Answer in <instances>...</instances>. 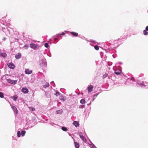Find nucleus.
<instances>
[{
  "mask_svg": "<svg viewBox=\"0 0 148 148\" xmlns=\"http://www.w3.org/2000/svg\"><path fill=\"white\" fill-rule=\"evenodd\" d=\"M7 81L9 83L15 84L17 82V80H12L10 79H7Z\"/></svg>",
  "mask_w": 148,
  "mask_h": 148,
  "instance_id": "nucleus-1",
  "label": "nucleus"
},
{
  "mask_svg": "<svg viewBox=\"0 0 148 148\" xmlns=\"http://www.w3.org/2000/svg\"><path fill=\"white\" fill-rule=\"evenodd\" d=\"M7 65L10 68L13 69L15 67V66L13 63H9L7 64Z\"/></svg>",
  "mask_w": 148,
  "mask_h": 148,
  "instance_id": "nucleus-2",
  "label": "nucleus"
},
{
  "mask_svg": "<svg viewBox=\"0 0 148 148\" xmlns=\"http://www.w3.org/2000/svg\"><path fill=\"white\" fill-rule=\"evenodd\" d=\"M30 47L31 48L34 49H36L37 48L38 46L34 44H30Z\"/></svg>",
  "mask_w": 148,
  "mask_h": 148,
  "instance_id": "nucleus-3",
  "label": "nucleus"
},
{
  "mask_svg": "<svg viewBox=\"0 0 148 148\" xmlns=\"http://www.w3.org/2000/svg\"><path fill=\"white\" fill-rule=\"evenodd\" d=\"M21 91L24 93H27L28 92V90L26 88H22Z\"/></svg>",
  "mask_w": 148,
  "mask_h": 148,
  "instance_id": "nucleus-4",
  "label": "nucleus"
},
{
  "mask_svg": "<svg viewBox=\"0 0 148 148\" xmlns=\"http://www.w3.org/2000/svg\"><path fill=\"white\" fill-rule=\"evenodd\" d=\"M12 109L13 110V111L16 114H17L18 112V110H17L16 108L14 106H12Z\"/></svg>",
  "mask_w": 148,
  "mask_h": 148,
  "instance_id": "nucleus-5",
  "label": "nucleus"
},
{
  "mask_svg": "<svg viewBox=\"0 0 148 148\" xmlns=\"http://www.w3.org/2000/svg\"><path fill=\"white\" fill-rule=\"evenodd\" d=\"M25 73L27 74H30L32 72V71L31 70H29V69H26L25 70Z\"/></svg>",
  "mask_w": 148,
  "mask_h": 148,
  "instance_id": "nucleus-6",
  "label": "nucleus"
},
{
  "mask_svg": "<svg viewBox=\"0 0 148 148\" xmlns=\"http://www.w3.org/2000/svg\"><path fill=\"white\" fill-rule=\"evenodd\" d=\"M93 88V86L92 85H90L88 87L87 89L89 92H91L92 91V89Z\"/></svg>",
  "mask_w": 148,
  "mask_h": 148,
  "instance_id": "nucleus-7",
  "label": "nucleus"
},
{
  "mask_svg": "<svg viewBox=\"0 0 148 148\" xmlns=\"http://www.w3.org/2000/svg\"><path fill=\"white\" fill-rule=\"evenodd\" d=\"M121 73V71L118 69L114 71V73L116 75H119Z\"/></svg>",
  "mask_w": 148,
  "mask_h": 148,
  "instance_id": "nucleus-8",
  "label": "nucleus"
},
{
  "mask_svg": "<svg viewBox=\"0 0 148 148\" xmlns=\"http://www.w3.org/2000/svg\"><path fill=\"white\" fill-rule=\"evenodd\" d=\"M73 124L76 127H77L79 126V123L75 121H73Z\"/></svg>",
  "mask_w": 148,
  "mask_h": 148,
  "instance_id": "nucleus-9",
  "label": "nucleus"
},
{
  "mask_svg": "<svg viewBox=\"0 0 148 148\" xmlns=\"http://www.w3.org/2000/svg\"><path fill=\"white\" fill-rule=\"evenodd\" d=\"M21 54L19 53H18L17 54H16L15 56V57L16 59H19L21 57Z\"/></svg>",
  "mask_w": 148,
  "mask_h": 148,
  "instance_id": "nucleus-10",
  "label": "nucleus"
},
{
  "mask_svg": "<svg viewBox=\"0 0 148 148\" xmlns=\"http://www.w3.org/2000/svg\"><path fill=\"white\" fill-rule=\"evenodd\" d=\"M74 143L75 148H79V143L76 142H74Z\"/></svg>",
  "mask_w": 148,
  "mask_h": 148,
  "instance_id": "nucleus-11",
  "label": "nucleus"
},
{
  "mask_svg": "<svg viewBox=\"0 0 148 148\" xmlns=\"http://www.w3.org/2000/svg\"><path fill=\"white\" fill-rule=\"evenodd\" d=\"M70 32L72 35L75 36H77L78 35V34L77 33L75 32Z\"/></svg>",
  "mask_w": 148,
  "mask_h": 148,
  "instance_id": "nucleus-12",
  "label": "nucleus"
},
{
  "mask_svg": "<svg viewBox=\"0 0 148 148\" xmlns=\"http://www.w3.org/2000/svg\"><path fill=\"white\" fill-rule=\"evenodd\" d=\"M7 56V54L5 53H0V57H2L3 58H5Z\"/></svg>",
  "mask_w": 148,
  "mask_h": 148,
  "instance_id": "nucleus-13",
  "label": "nucleus"
},
{
  "mask_svg": "<svg viewBox=\"0 0 148 148\" xmlns=\"http://www.w3.org/2000/svg\"><path fill=\"white\" fill-rule=\"evenodd\" d=\"M81 136L80 138L84 142H86L87 140L83 136Z\"/></svg>",
  "mask_w": 148,
  "mask_h": 148,
  "instance_id": "nucleus-14",
  "label": "nucleus"
},
{
  "mask_svg": "<svg viewBox=\"0 0 148 148\" xmlns=\"http://www.w3.org/2000/svg\"><path fill=\"white\" fill-rule=\"evenodd\" d=\"M63 111L62 110H59L56 111V113L57 114H61L62 113Z\"/></svg>",
  "mask_w": 148,
  "mask_h": 148,
  "instance_id": "nucleus-15",
  "label": "nucleus"
},
{
  "mask_svg": "<svg viewBox=\"0 0 148 148\" xmlns=\"http://www.w3.org/2000/svg\"><path fill=\"white\" fill-rule=\"evenodd\" d=\"M85 100L84 99H82L80 101V103L82 104L85 103Z\"/></svg>",
  "mask_w": 148,
  "mask_h": 148,
  "instance_id": "nucleus-16",
  "label": "nucleus"
},
{
  "mask_svg": "<svg viewBox=\"0 0 148 148\" xmlns=\"http://www.w3.org/2000/svg\"><path fill=\"white\" fill-rule=\"evenodd\" d=\"M144 34L145 35H147L148 34V32H147V30H144L143 31Z\"/></svg>",
  "mask_w": 148,
  "mask_h": 148,
  "instance_id": "nucleus-17",
  "label": "nucleus"
},
{
  "mask_svg": "<svg viewBox=\"0 0 148 148\" xmlns=\"http://www.w3.org/2000/svg\"><path fill=\"white\" fill-rule=\"evenodd\" d=\"M13 99L14 101H16L17 99V96L16 95H14L13 97Z\"/></svg>",
  "mask_w": 148,
  "mask_h": 148,
  "instance_id": "nucleus-18",
  "label": "nucleus"
},
{
  "mask_svg": "<svg viewBox=\"0 0 148 148\" xmlns=\"http://www.w3.org/2000/svg\"><path fill=\"white\" fill-rule=\"evenodd\" d=\"M62 129L64 131H66L67 130V128L66 127H62Z\"/></svg>",
  "mask_w": 148,
  "mask_h": 148,
  "instance_id": "nucleus-19",
  "label": "nucleus"
},
{
  "mask_svg": "<svg viewBox=\"0 0 148 148\" xmlns=\"http://www.w3.org/2000/svg\"><path fill=\"white\" fill-rule=\"evenodd\" d=\"M26 132L25 131H23L21 133V134L22 136H24Z\"/></svg>",
  "mask_w": 148,
  "mask_h": 148,
  "instance_id": "nucleus-20",
  "label": "nucleus"
},
{
  "mask_svg": "<svg viewBox=\"0 0 148 148\" xmlns=\"http://www.w3.org/2000/svg\"><path fill=\"white\" fill-rule=\"evenodd\" d=\"M54 94L56 96H58L60 95V93L59 92L56 91V93H55Z\"/></svg>",
  "mask_w": 148,
  "mask_h": 148,
  "instance_id": "nucleus-21",
  "label": "nucleus"
},
{
  "mask_svg": "<svg viewBox=\"0 0 148 148\" xmlns=\"http://www.w3.org/2000/svg\"><path fill=\"white\" fill-rule=\"evenodd\" d=\"M29 109V110L32 111H34L35 110V108L33 107H30Z\"/></svg>",
  "mask_w": 148,
  "mask_h": 148,
  "instance_id": "nucleus-22",
  "label": "nucleus"
},
{
  "mask_svg": "<svg viewBox=\"0 0 148 148\" xmlns=\"http://www.w3.org/2000/svg\"><path fill=\"white\" fill-rule=\"evenodd\" d=\"M0 97L3 98L4 97V95L3 93L0 92Z\"/></svg>",
  "mask_w": 148,
  "mask_h": 148,
  "instance_id": "nucleus-23",
  "label": "nucleus"
},
{
  "mask_svg": "<svg viewBox=\"0 0 148 148\" xmlns=\"http://www.w3.org/2000/svg\"><path fill=\"white\" fill-rule=\"evenodd\" d=\"M94 48L95 49L98 50L99 49V47L97 45H95L94 46Z\"/></svg>",
  "mask_w": 148,
  "mask_h": 148,
  "instance_id": "nucleus-24",
  "label": "nucleus"
},
{
  "mask_svg": "<svg viewBox=\"0 0 148 148\" xmlns=\"http://www.w3.org/2000/svg\"><path fill=\"white\" fill-rule=\"evenodd\" d=\"M49 86V83H47L45 85H43V87L45 88H46L48 87Z\"/></svg>",
  "mask_w": 148,
  "mask_h": 148,
  "instance_id": "nucleus-25",
  "label": "nucleus"
},
{
  "mask_svg": "<svg viewBox=\"0 0 148 148\" xmlns=\"http://www.w3.org/2000/svg\"><path fill=\"white\" fill-rule=\"evenodd\" d=\"M17 136L19 137L21 136V132L19 131H18L17 132Z\"/></svg>",
  "mask_w": 148,
  "mask_h": 148,
  "instance_id": "nucleus-26",
  "label": "nucleus"
},
{
  "mask_svg": "<svg viewBox=\"0 0 148 148\" xmlns=\"http://www.w3.org/2000/svg\"><path fill=\"white\" fill-rule=\"evenodd\" d=\"M44 45H45V47L46 48L48 47L49 46V45L47 43H45V44Z\"/></svg>",
  "mask_w": 148,
  "mask_h": 148,
  "instance_id": "nucleus-27",
  "label": "nucleus"
},
{
  "mask_svg": "<svg viewBox=\"0 0 148 148\" xmlns=\"http://www.w3.org/2000/svg\"><path fill=\"white\" fill-rule=\"evenodd\" d=\"M79 136L80 137H81V136H83L82 135V133L81 132H79Z\"/></svg>",
  "mask_w": 148,
  "mask_h": 148,
  "instance_id": "nucleus-28",
  "label": "nucleus"
},
{
  "mask_svg": "<svg viewBox=\"0 0 148 148\" xmlns=\"http://www.w3.org/2000/svg\"><path fill=\"white\" fill-rule=\"evenodd\" d=\"M147 31H148V26H147L146 27V29Z\"/></svg>",
  "mask_w": 148,
  "mask_h": 148,
  "instance_id": "nucleus-29",
  "label": "nucleus"
},
{
  "mask_svg": "<svg viewBox=\"0 0 148 148\" xmlns=\"http://www.w3.org/2000/svg\"><path fill=\"white\" fill-rule=\"evenodd\" d=\"M65 34V33H64V32H62V34H61V35H64Z\"/></svg>",
  "mask_w": 148,
  "mask_h": 148,
  "instance_id": "nucleus-30",
  "label": "nucleus"
},
{
  "mask_svg": "<svg viewBox=\"0 0 148 148\" xmlns=\"http://www.w3.org/2000/svg\"><path fill=\"white\" fill-rule=\"evenodd\" d=\"M92 147H93V148H97L94 145H92Z\"/></svg>",
  "mask_w": 148,
  "mask_h": 148,
  "instance_id": "nucleus-31",
  "label": "nucleus"
}]
</instances>
